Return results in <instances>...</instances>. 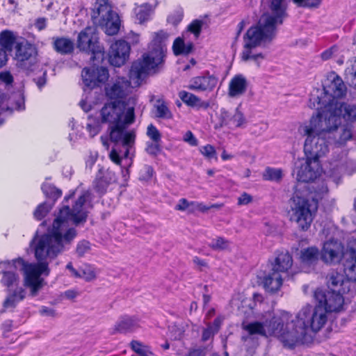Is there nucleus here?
Masks as SVG:
<instances>
[{
    "label": "nucleus",
    "mask_w": 356,
    "mask_h": 356,
    "mask_svg": "<svg viewBox=\"0 0 356 356\" xmlns=\"http://www.w3.org/2000/svg\"><path fill=\"white\" fill-rule=\"evenodd\" d=\"M90 196V193L85 191L77 196L72 192L65 197V204L60 209L48 233L33 240L35 257L39 259L47 257L55 258L71 244L77 232L69 225V222L78 225L86 220L92 207Z\"/></svg>",
    "instance_id": "1"
},
{
    "label": "nucleus",
    "mask_w": 356,
    "mask_h": 356,
    "mask_svg": "<svg viewBox=\"0 0 356 356\" xmlns=\"http://www.w3.org/2000/svg\"><path fill=\"white\" fill-rule=\"evenodd\" d=\"M294 172L298 183L289 201L288 213L290 220L296 222L298 229L307 231L315 216L318 201L327 193L328 189L326 185L323 184L318 189L313 187L314 191L310 192L303 184L313 181L322 175L323 168L318 158L306 156L300 160L296 163Z\"/></svg>",
    "instance_id": "2"
},
{
    "label": "nucleus",
    "mask_w": 356,
    "mask_h": 356,
    "mask_svg": "<svg viewBox=\"0 0 356 356\" xmlns=\"http://www.w3.org/2000/svg\"><path fill=\"white\" fill-rule=\"evenodd\" d=\"M137 104L136 97L131 96L127 101H118L106 104L101 110L102 121L107 123L110 129V140L115 142H122L126 147L124 156L129 154L128 148L135 139L133 131H125L127 127L134 121V110ZM103 146L108 149L109 138L101 136Z\"/></svg>",
    "instance_id": "3"
},
{
    "label": "nucleus",
    "mask_w": 356,
    "mask_h": 356,
    "mask_svg": "<svg viewBox=\"0 0 356 356\" xmlns=\"http://www.w3.org/2000/svg\"><path fill=\"white\" fill-rule=\"evenodd\" d=\"M38 263H28L22 259L19 258L13 260L11 262L5 261L1 263L2 277L1 283L10 289V287L17 286L19 282V277L14 272V270H19L23 272L24 285L31 289V294L35 296L38 291L43 286L44 280L41 275L48 276L50 272L48 259L54 258L45 257L39 259L35 257Z\"/></svg>",
    "instance_id": "4"
},
{
    "label": "nucleus",
    "mask_w": 356,
    "mask_h": 356,
    "mask_svg": "<svg viewBox=\"0 0 356 356\" xmlns=\"http://www.w3.org/2000/svg\"><path fill=\"white\" fill-rule=\"evenodd\" d=\"M327 320V312L323 307L317 304L315 307L310 305L303 307L293 318L290 314V320L286 323L289 348L310 341V332H318Z\"/></svg>",
    "instance_id": "5"
},
{
    "label": "nucleus",
    "mask_w": 356,
    "mask_h": 356,
    "mask_svg": "<svg viewBox=\"0 0 356 356\" xmlns=\"http://www.w3.org/2000/svg\"><path fill=\"white\" fill-rule=\"evenodd\" d=\"M168 37V33L162 30L152 34L147 51L131 65L129 79L134 85L139 86L147 74L156 73L163 67Z\"/></svg>",
    "instance_id": "6"
},
{
    "label": "nucleus",
    "mask_w": 356,
    "mask_h": 356,
    "mask_svg": "<svg viewBox=\"0 0 356 356\" xmlns=\"http://www.w3.org/2000/svg\"><path fill=\"white\" fill-rule=\"evenodd\" d=\"M325 115L324 119L317 113L308 122L302 124L298 131L301 135L306 136L304 144V152L306 156L320 159L329 151L328 145L331 143L329 134L334 130L330 125V120Z\"/></svg>",
    "instance_id": "7"
},
{
    "label": "nucleus",
    "mask_w": 356,
    "mask_h": 356,
    "mask_svg": "<svg viewBox=\"0 0 356 356\" xmlns=\"http://www.w3.org/2000/svg\"><path fill=\"white\" fill-rule=\"evenodd\" d=\"M329 78L331 83L324 89L326 93L333 97V99L324 109L318 113L323 119L327 114V118L330 119L331 127L334 129L337 124H341V118L347 122L356 121V105L335 101V98H340L346 95V87L343 80L334 72L331 73Z\"/></svg>",
    "instance_id": "8"
},
{
    "label": "nucleus",
    "mask_w": 356,
    "mask_h": 356,
    "mask_svg": "<svg viewBox=\"0 0 356 356\" xmlns=\"http://www.w3.org/2000/svg\"><path fill=\"white\" fill-rule=\"evenodd\" d=\"M290 320V313L280 311L273 316H265L261 321H256L243 325V328L250 335L263 337L274 336L277 338L284 346L289 348V340L286 329V323Z\"/></svg>",
    "instance_id": "9"
},
{
    "label": "nucleus",
    "mask_w": 356,
    "mask_h": 356,
    "mask_svg": "<svg viewBox=\"0 0 356 356\" xmlns=\"http://www.w3.org/2000/svg\"><path fill=\"white\" fill-rule=\"evenodd\" d=\"M268 16H261L257 24L250 27L244 36V46L241 54L243 60H253L258 65L264 59L261 54H255L254 49L262 46L273 40L275 35V29L268 24Z\"/></svg>",
    "instance_id": "10"
},
{
    "label": "nucleus",
    "mask_w": 356,
    "mask_h": 356,
    "mask_svg": "<svg viewBox=\"0 0 356 356\" xmlns=\"http://www.w3.org/2000/svg\"><path fill=\"white\" fill-rule=\"evenodd\" d=\"M92 19L93 23L101 26L107 35H115L120 30V17L112 10L107 0L96 1L92 13Z\"/></svg>",
    "instance_id": "11"
},
{
    "label": "nucleus",
    "mask_w": 356,
    "mask_h": 356,
    "mask_svg": "<svg viewBox=\"0 0 356 356\" xmlns=\"http://www.w3.org/2000/svg\"><path fill=\"white\" fill-rule=\"evenodd\" d=\"M77 47L83 51L90 52L92 59L97 63L104 58V49L99 42V38L95 29L86 27L80 32L77 40Z\"/></svg>",
    "instance_id": "12"
},
{
    "label": "nucleus",
    "mask_w": 356,
    "mask_h": 356,
    "mask_svg": "<svg viewBox=\"0 0 356 356\" xmlns=\"http://www.w3.org/2000/svg\"><path fill=\"white\" fill-rule=\"evenodd\" d=\"M344 293H337L329 290L323 291L321 289H317L314 293V298L317 304L326 310V312H339L343 305Z\"/></svg>",
    "instance_id": "13"
},
{
    "label": "nucleus",
    "mask_w": 356,
    "mask_h": 356,
    "mask_svg": "<svg viewBox=\"0 0 356 356\" xmlns=\"http://www.w3.org/2000/svg\"><path fill=\"white\" fill-rule=\"evenodd\" d=\"M37 51L34 46L27 42H17L14 58L17 65L26 70H30L31 66L36 61Z\"/></svg>",
    "instance_id": "14"
},
{
    "label": "nucleus",
    "mask_w": 356,
    "mask_h": 356,
    "mask_svg": "<svg viewBox=\"0 0 356 356\" xmlns=\"http://www.w3.org/2000/svg\"><path fill=\"white\" fill-rule=\"evenodd\" d=\"M329 290L341 293H353L356 290V283L350 281L343 273L337 271L330 272L327 277Z\"/></svg>",
    "instance_id": "15"
},
{
    "label": "nucleus",
    "mask_w": 356,
    "mask_h": 356,
    "mask_svg": "<svg viewBox=\"0 0 356 356\" xmlns=\"http://www.w3.org/2000/svg\"><path fill=\"white\" fill-rule=\"evenodd\" d=\"M106 95L111 99L118 101H127L126 97L131 92V83L124 77H118L106 87Z\"/></svg>",
    "instance_id": "16"
},
{
    "label": "nucleus",
    "mask_w": 356,
    "mask_h": 356,
    "mask_svg": "<svg viewBox=\"0 0 356 356\" xmlns=\"http://www.w3.org/2000/svg\"><path fill=\"white\" fill-rule=\"evenodd\" d=\"M218 83V78L215 74L206 71L200 76L193 77L187 87L196 92H211L215 89Z\"/></svg>",
    "instance_id": "17"
},
{
    "label": "nucleus",
    "mask_w": 356,
    "mask_h": 356,
    "mask_svg": "<svg viewBox=\"0 0 356 356\" xmlns=\"http://www.w3.org/2000/svg\"><path fill=\"white\" fill-rule=\"evenodd\" d=\"M82 79L85 86L94 88L106 82L109 77L108 71L106 67H85L82 71Z\"/></svg>",
    "instance_id": "18"
},
{
    "label": "nucleus",
    "mask_w": 356,
    "mask_h": 356,
    "mask_svg": "<svg viewBox=\"0 0 356 356\" xmlns=\"http://www.w3.org/2000/svg\"><path fill=\"white\" fill-rule=\"evenodd\" d=\"M342 243L338 241L330 240L324 243L321 251L322 260L327 264L339 263L345 257Z\"/></svg>",
    "instance_id": "19"
},
{
    "label": "nucleus",
    "mask_w": 356,
    "mask_h": 356,
    "mask_svg": "<svg viewBox=\"0 0 356 356\" xmlns=\"http://www.w3.org/2000/svg\"><path fill=\"white\" fill-rule=\"evenodd\" d=\"M220 127L226 126L230 129L245 128L248 124L243 113L238 106L234 112H229L222 108L220 113Z\"/></svg>",
    "instance_id": "20"
},
{
    "label": "nucleus",
    "mask_w": 356,
    "mask_h": 356,
    "mask_svg": "<svg viewBox=\"0 0 356 356\" xmlns=\"http://www.w3.org/2000/svg\"><path fill=\"white\" fill-rule=\"evenodd\" d=\"M130 46L124 40H118L111 45L109 61L112 65L120 67L129 58Z\"/></svg>",
    "instance_id": "21"
},
{
    "label": "nucleus",
    "mask_w": 356,
    "mask_h": 356,
    "mask_svg": "<svg viewBox=\"0 0 356 356\" xmlns=\"http://www.w3.org/2000/svg\"><path fill=\"white\" fill-rule=\"evenodd\" d=\"M270 9V13H264L261 16H268V24L276 29V26L281 24L287 16L286 0H271Z\"/></svg>",
    "instance_id": "22"
},
{
    "label": "nucleus",
    "mask_w": 356,
    "mask_h": 356,
    "mask_svg": "<svg viewBox=\"0 0 356 356\" xmlns=\"http://www.w3.org/2000/svg\"><path fill=\"white\" fill-rule=\"evenodd\" d=\"M24 97L22 91L12 94L8 99L0 93V113L7 110H24Z\"/></svg>",
    "instance_id": "23"
},
{
    "label": "nucleus",
    "mask_w": 356,
    "mask_h": 356,
    "mask_svg": "<svg viewBox=\"0 0 356 356\" xmlns=\"http://www.w3.org/2000/svg\"><path fill=\"white\" fill-rule=\"evenodd\" d=\"M116 180V175L113 171L110 170H106L104 172L100 171L94 182V187L98 193L102 194L106 192L108 186L115 182Z\"/></svg>",
    "instance_id": "24"
},
{
    "label": "nucleus",
    "mask_w": 356,
    "mask_h": 356,
    "mask_svg": "<svg viewBox=\"0 0 356 356\" xmlns=\"http://www.w3.org/2000/svg\"><path fill=\"white\" fill-rule=\"evenodd\" d=\"M139 327L138 319L136 317L124 316L119 319L113 327V333H128L135 331Z\"/></svg>",
    "instance_id": "25"
},
{
    "label": "nucleus",
    "mask_w": 356,
    "mask_h": 356,
    "mask_svg": "<svg viewBox=\"0 0 356 356\" xmlns=\"http://www.w3.org/2000/svg\"><path fill=\"white\" fill-rule=\"evenodd\" d=\"M292 265L293 259L290 254L288 252H282L275 259L272 264V270H275L282 275L287 273Z\"/></svg>",
    "instance_id": "26"
},
{
    "label": "nucleus",
    "mask_w": 356,
    "mask_h": 356,
    "mask_svg": "<svg viewBox=\"0 0 356 356\" xmlns=\"http://www.w3.org/2000/svg\"><path fill=\"white\" fill-rule=\"evenodd\" d=\"M247 81L242 75L234 76L229 81L228 95L229 97L236 98L243 95L247 89Z\"/></svg>",
    "instance_id": "27"
},
{
    "label": "nucleus",
    "mask_w": 356,
    "mask_h": 356,
    "mask_svg": "<svg viewBox=\"0 0 356 356\" xmlns=\"http://www.w3.org/2000/svg\"><path fill=\"white\" fill-rule=\"evenodd\" d=\"M344 273L346 277L352 282H356V252L352 253L348 249L347 245V250L345 254V261L343 264Z\"/></svg>",
    "instance_id": "28"
},
{
    "label": "nucleus",
    "mask_w": 356,
    "mask_h": 356,
    "mask_svg": "<svg viewBox=\"0 0 356 356\" xmlns=\"http://www.w3.org/2000/svg\"><path fill=\"white\" fill-rule=\"evenodd\" d=\"M282 275L275 270H272L266 275L263 280V285L268 292L278 291L282 285Z\"/></svg>",
    "instance_id": "29"
},
{
    "label": "nucleus",
    "mask_w": 356,
    "mask_h": 356,
    "mask_svg": "<svg viewBox=\"0 0 356 356\" xmlns=\"http://www.w3.org/2000/svg\"><path fill=\"white\" fill-rule=\"evenodd\" d=\"M24 290L22 287H17L13 291L8 290V295L3 302V309H13L17 304L24 299Z\"/></svg>",
    "instance_id": "30"
},
{
    "label": "nucleus",
    "mask_w": 356,
    "mask_h": 356,
    "mask_svg": "<svg viewBox=\"0 0 356 356\" xmlns=\"http://www.w3.org/2000/svg\"><path fill=\"white\" fill-rule=\"evenodd\" d=\"M53 47L56 51L61 54H68L73 51L74 48L72 40L64 37H55L52 38Z\"/></svg>",
    "instance_id": "31"
},
{
    "label": "nucleus",
    "mask_w": 356,
    "mask_h": 356,
    "mask_svg": "<svg viewBox=\"0 0 356 356\" xmlns=\"http://www.w3.org/2000/svg\"><path fill=\"white\" fill-rule=\"evenodd\" d=\"M179 98L188 106L197 108H207L209 106L208 102L202 101L197 95L185 90L179 92Z\"/></svg>",
    "instance_id": "32"
},
{
    "label": "nucleus",
    "mask_w": 356,
    "mask_h": 356,
    "mask_svg": "<svg viewBox=\"0 0 356 356\" xmlns=\"http://www.w3.org/2000/svg\"><path fill=\"white\" fill-rule=\"evenodd\" d=\"M339 125L337 124V128L329 134V140H331V142L336 141L339 143H343L351 138L352 131L348 125L341 127H339Z\"/></svg>",
    "instance_id": "33"
},
{
    "label": "nucleus",
    "mask_w": 356,
    "mask_h": 356,
    "mask_svg": "<svg viewBox=\"0 0 356 356\" xmlns=\"http://www.w3.org/2000/svg\"><path fill=\"white\" fill-rule=\"evenodd\" d=\"M17 35L10 30H4L0 33V49H4L6 52H10L14 44L16 43Z\"/></svg>",
    "instance_id": "34"
},
{
    "label": "nucleus",
    "mask_w": 356,
    "mask_h": 356,
    "mask_svg": "<svg viewBox=\"0 0 356 356\" xmlns=\"http://www.w3.org/2000/svg\"><path fill=\"white\" fill-rule=\"evenodd\" d=\"M319 251L315 247H310L301 251L300 259L304 265L314 266L318 261Z\"/></svg>",
    "instance_id": "35"
},
{
    "label": "nucleus",
    "mask_w": 356,
    "mask_h": 356,
    "mask_svg": "<svg viewBox=\"0 0 356 356\" xmlns=\"http://www.w3.org/2000/svg\"><path fill=\"white\" fill-rule=\"evenodd\" d=\"M193 48V44L191 42H188L186 43L184 42L182 38H177L173 43L172 49L173 52L175 55L180 54H189Z\"/></svg>",
    "instance_id": "36"
},
{
    "label": "nucleus",
    "mask_w": 356,
    "mask_h": 356,
    "mask_svg": "<svg viewBox=\"0 0 356 356\" xmlns=\"http://www.w3.org/2000/svg\"><path fill=\"white\" fill-rule=\"evenodd\" d=\"M134 12L136 19L141 24L149 19L150 15L152 13V8L151 6L148 4H143L137 6L135 8Z\"/></svg>",
    "instance_id": "37"
},
{
    "label": "nucleus",
    "mask_w": 356,
    "mask_h": 356,
    "mask_svg": "<svg viewBox=\"0 0 356 356\" xmlns=\"http://www.w3.org/2000/svg\"><path fill=\"white\" fill-rule=\"evenodd\" d=\"M156 110V116L160 118L170 119L172 118V114L168 109L165 102L162 101H157L154 105Z\"/></svg>",
    "instance_id": "38"
},
{
    "label": "nucleus",
    "mask_w": 356,
    "mask_h": 356,
    "mask_svg": "<svg viewBox=\"0 0 356 356\" xmlns=\"http://www.w3.org/2000/svg\"><path fill=\"white\" fill-rule=\"evenodd\" d=\"M282 171L280 169L267 168L263 177L266 180L278 181L282 178Z\"/></svg>",
    "instance_id": "39"
},
{
    "label": "nucleus",
    "mask_w": 356,
    "mask_h": 356,
    "mask_svg": "<svg viewBox=\"0 0 356 356\" xmlns=\"http://www.w3.org/2000/svg\"><path fill=\"white\" fill-rule=\"evenodd\" d=\"M230 243L222 237L213 238L209 246L214 250H224L229 247Z\"/></svg>",
    "instance_id": "40"
},
{
    "label": "nucleus",
    "mask_w": 356,
    "mask_h": 356,
    "mask_svg": "<svg viewBox=\"0 0 356 356\" xmlns=\"http://www.w3.org/2000/svg\"><path fill=\"white\" fill-rule=\"evenodd\" d=\"M131 347L139 356H151L152 355V353L147 346L138 341H132L131 342Z\"/></svg>",
    "instance_id": "41"
},
{
    "label": "nucleus",
    "mask_w": 356,
    "mask_h": 356,
    "mask_svg": "<svg viewBox=\"0 0 356 356\" xmlns=\"http://www.w3.org/2000/svg\"><path fill=\"white\" fill-rule=\"evenodd\" d=\"M81 277L87 282L92 281L96 278L98 271L92 266L86 265L81 269Z\"/></svg>",
    "instance_id": "42"
},
{
    "label": "nucleus",
    "mask_w": 356,
    "mask_h": 356,
    "mask_svg": "<svg viewBox=\"0 0 356 356\" xmlns=\"http://www.w3.org/2000/svg\"><path fill=\"white\" fill-rule=\"evenodd\" d=\"M298 7L316 9L320 7L322 0H292Z\"/></svg>",
    "instance_id": "43"
},
{
    "label": "nucleus",
    "mask_w": 356,
    "mask_h": 356,
    "mask_svg": "<svg viewBox=\"0 0 356 356\" xmlns=\"http://www.w3.org/2000/svg\"><path fill=\"white\" fill-rule=\"evenodd\" d=\"M344 170L343 165H335L328 171L327 174L332 181L336 184H338L340 182L341 175Z\"/></svg>",
    "instance_id": "44"
},
{
    "label": "nucleus",
    "mask_w": 356,
    "mask_h": 356,
    "mask_svg": "<svg viewBox=\"0 0 356 356\" xmlns=\"http://www.w3.org/2000/svg\"><path fill=\"white\" fill-rule=\"evenodd\" d=\"M51 208L52 205L48 204L47 202L39 204L33 213L35 218L42 220L49 212Z\"/></svg>",
    "instance_id": "45"
},
{
    "label": "nucleus",
    "mask_w": 356,
    "mask_h": 356,
    "mask_svg": "<svg viewBox=\"0 0 356 356\" xmlns=\"http://www.w3.org/2000/svg\"><path fill=\"white\" fill-rule=\"evenodd\" d=\"M200 153L208 160L215 159L217 161V153L216 149L211 145H207L200 147Z\"/></svg>",
    "instance_id": "46"
},
{
    "label": "nucleus",
    "mask_w": 356,
    "mask_h": 356,
    "mask_svg": "<svg viewBox=\"0 0 356 356\" xmlns=\"http://www.w3.org/2000/svg\"><path fill=\"white\" fill-rule=\"evenodd\" d=\"M90 250V243L86 241H80L76 245V253L79 257H83Z\"/></svg>",
    "instance_id": "47"
},
{
    "label": "nucleus",
    "mask_w": 356,
    "mask_h": 356,
    "mask_svg": "<svg viewBox=\"0 0 356 356\" xmlns=\"http://www.w3.org/2000/svg\"><path fill=\"white\" fill-rule=\"evenodd\" d=\"M147 134L155 143H158L161 140L159 130L152 124L148 126Z\"/></svg>",
    "instance_id": "48"
},
{
    "label": "nucleus",
    "mask_w": 356,
    "mask_h": 356,
    "mask_svg": "<svg viewBox=\"0 0 356 356\" xmlns=\"http://www.w3.org/2000/svg\"><path fill=\"white\" fill-rule=\"evenodd\" d=\"M209 209V207L206 206L202 202H189V209L188 211L190 212H195L197 211H206Z\"/></svg>",
    "instance_id": "49"
},
{
    "label": "nucleus",
    "mask_w": 356,
    "mask_h": 356,
    "mask_svg": "<svg viewBox=\"0 0 356 356\" xmlns=\"http://www.w3.org/2000/svg\"><path fill=\"white\" fill-rule=\"evenodd\" d=\"M206 354L205 347H193L188 349L186 356H205Z\"/></svg>",
    "instance_id": "50"
},
{
    "label": "nucleus",
    "mask_w": 356,
    "mask_h": 356,
    "mask_svg": "<svg viewBox=\"0 0 356 356\" xmlns=\"http://www.w3.org/2000/svg\"><path fill=\"white\" fill-rule=\"evenodd\" d=\"M183 140L191 146L195 147L198 145V140L191 131H187L184 136Z\"/></svg>",
    "instance_id": "51"
},
{
    "label": "nucleus",
    "mask_w": 356,
    "mask_h": 356,
    "mask_svg": "<svg viewBox=\"0 0 356 356\" xmlns=\"http://www.w3.org/2000/svg\"><path fill=\"white\" fill-rule=\"evenodd\" d=\"M217 333L216 329H213V326L210 324L208 325L207 327L204 329L202 334V341H207L213 337Z\"/></svg>",
    "instance_id": "52"
},
{
    "label": "nucleus",
    "mask_w": 356,
    "mask_h": 356,
    "mask_svg": "<svg viewBox=\"0 0 356 356\" xmlns=\"http://www.w3.org/2000/svg\"><path fill=\"white\" fill-rule=\"evenodd\" d=\"M202 22L195 20L193 21L188 27V31L195 35L197 38L201 31Z\"/></svg>",
    "instance_id": "53"
},
{
    "label": "nucleus",
    "mask_w": 356,
    "mask_h": 356,
    "mask_svg": "<svg viewBox=\"0 0 356 356\" xmlns=\"http://www.w3.org/2000/svg\"><path fill=\"white\" fill-rule=\"evenodd\" d=\"M42 190L47 195H53L55 197H58L61 195V191L54 187H52L47 184H43L42 186Z\"/></svg>",
    "instance_id": "54"
},
{
    "label": "nucleus",
    "mask_w": 356,
    "mask_h": 356,
    "mask_svg": "<svg viewBox=\"0 0 356 356\" xmlns=\"http://www.w3.org/2000/svg\"><path fill=\"white\" fill-rule=\"evenodd\" d=\"M86 129L91 137L96 136L100 131V126L97 122H91L87 124Z\"/></svg>",
    "instance_id": "55"
},
{
    "label": "nucleus",
    "mask_w": 356,
    "mask_h": 356,
    "mask_svg": "<svg viewBox=\"0 0 356 356\" xmlns=\"http://www.w3.org/2000/svg\"><path fill=\"white\" fill-rule=\"evenodd\" d=\"M0 81L5 83L6 86H10L13 82V76L8 71L1 72H0Z\"/></svg>",
    "instance_id": "56"
},
{
    "label": "nucleus",
    "mask_w": 356,
    "mask_h": 356,
    "mask_svg": "<svg viewBox=\"0 0 356 356\" xmlns=\"http://www.w3.org/2000/svg\"><path fill=\"white\" fill-rule=\"evenodd\" d=\"M252 197L247 193H243L238 198V205H247L252 202Z\"/></svg>",
    "instance_id": "57"
},
{
    "label": "nucleus",
    "mask_w": 356,
    "mask_h": 356,
    "mask_svg": "<svg viewBox=\"0 0 356 356\" xmlns=\"http://www.w3.org/2000/svg\"><path fill=\"white\" fill-rule=\"evenodd\" d=\"M175 209L177 211H184L188 210L189 209V202L185 199L181 198L179 200L177 204L175 206Z\"/></svg>",
    "instance_id": "58"
},
{
    "label": "nucleus",
    "mask_w": 356,
    "mask_h": 356,
    "mask_svg": "<svg viewBox=\"0 0 356 356\" xmlns=\"http://www.w3.org/2000/svg\"><path fill=\"white\" fill-rule=\"evenodd\" d=\"M8 60V54L4 49H0V69L6 65Z\"/></svg>",
    "instance_id": "59"
},
{
    "label": "nucleus",
    "mask_w": 356,
    "mask_h": 356,
    "mask_svg": "<svg viewBox=\"0 0 356 356\" xmlns=\"http://www.w3.org/2000/svg\"><path fill=\"white\" fill-rule=\"evenodd\" d=\"M348 249L352 253L356 252V233H355L348 240Z\"/></svg>",
    "instance_id": "60"
},
{
    "label": "nucleus",
    "mask_w": 356,
    "mask_h": 356,
    "mask_svg": "<svg viewBox=\"0 0 356 356\" xmlns=\"http://www.w3.org/2000/svg\"><path fill=\"white\" fill-rule=\"evenodd\" d=\"M35 26L38 31L44 30L47 26V19L44 17H40L36 19Z\"/></svg>",
    "instance_id": "61"
},
{
    "label": "nucleus",
    "mask_w": 356,
    "mask_h": 356,
    "mask_svg": "<svg viewBox=\"0 0 356 356\" xmlns=\"http://www.w3.org/2000/svg\"><path fill=\"white\" fill-rule=\"evenodd\" d=\"M40 314L47 316H55L56 312L54 309L48 308L47 307H42L40 309Z\"/></svg>",
    "instance_id": "62"
},
{
    "label": "nucleus",
    "mask_w": 356,
    "mask_h": 356,
    "mask_svg": "<svg viewBox=\"0 0 356 356\" xmlns=\"http://www.w3.org/2000/svg\"><path fill=\"white\" fill-rule=\"evenodd\" d=\"M147 152L150 154H156L159 152V146L157 143H151L147 145Z\"/></svg>",
    "instance_id": "63"
},
{
    "label": "nucleus",
    "mask_w": 356,
    "mask_h": 356,
    "mask_svg": "<svg viewBox=\"0 0 356 356\" xmlns=\"http://www.w3.org/2000/svg\"><path fill=\"white\" fill-rule=\"evenodd\" d=\"M66 268L68 269L70 273H71V275L74 277H76V278H81V271H79L77 270H76L71 262L68 263L66 266Z\"/></svg>",
    "instance_id": "64"
}]
</instances>
